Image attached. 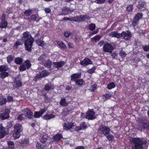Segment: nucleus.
I'll return each mask as SVG.
<instances>
[{
  "mask_svg": "<svg viewBox=\"0 0 149 149\" xmlns=\"http://www.w3.org/2000/svg\"><path fill=\"white\" fill-rule=\"evenodd\" d=\"M76 85L79 86L84 85V81L81 79H78L75 81Z\"/></svg>",
  "mask_w": 149,
  "mask_h": 149,
  "instance_id": "nucleus-36",
  "label": "nucleus"
},
{
  "mask_svg": "<svg viewBox=\"0 0 149 149\" xmlns=\"http://www.w3.org/2000/svg\"><path fill=\"white\" fill-rule=\"evenodd\" d=\"M46 109H42L40 111H36L34 114V117L36 118H39L46 112Z\"/></svg>",
  "mask_w": 149,
  "mask_h": 149,
  "instance_id": "nucleus-13",
  "label": "nucleus"
},
{
  "mask_svg": "<svg viewBox=\"0 0 149 149\" xmlns=\"http://www.w3.org/2000/svg\"><path fill=\"white\" fill-rule=\"evenodd\" d=\"M130 141L134 145L132 146V149H143L142 145L146 143V141H143L141 139L138 138H132L130 139Z\"/></svg>",
  "mask_w": 149,
  "mask_h": 149,
  "instance_id": "nucleus-1",
  "label": "nucleus"
},
{
  "mask_svg": "<svg viewBox=\"0 0 149 149\" xmlns=\"http://www.w3.org/2000/svg\"><path fill=\"white\" fill-rule=\"evenodd\" d=\"M80 126H81L82 130H84V129H86L87 128V126L86 124L85 123H82L80 125Z\"/></svg>",
  "mask_w": 149,
  "mask_h": 149,
  "instance_id": "nucleus-54",
  "label": "nucleus"
},
{
  "mask_svg": "<svg viewBox=\"0 0 149 149\" xmlns=\"http://www.w3.org/2000/svg\"><path fill=\"white\" fill-rule=\"evenodd\" d=\"M8 69V67L7 65H3L0 66V72L3 71L5 72Z\"/></svg>",
  "mask_w": 149,
  "mask_h": 149,
  "instance_id": "nucleus-34",
  "label": "nucleus"
},
{
  "mask_svg": "<svg viewBox=\"0 0 149 149\" xmlns=\"http://www.w3.org/2000/svg\"><path fill=\"white\" fill-rule=\"evenodd\" d=\"M138 3V4L137 6V7L138 8L141 9L144 7V5L145 4L144 2L143 1L141 0H140L139 1Z\"/></svg>",
  "mask_w": 149,
  "mask_h": 149,
  "instance_id": "nucleus-33",
  "label": "nucleus"
},
{
  "mask_svg": "<svg viewBox=\"0 0 149 149\" xmlns=\"http://www.w3.org/2000/svg\"><path fill=\"white\" fill-rule=\"evenodd\" d=\"M31 66V64L30 61L29 60H27L20 65L19 69L20 71H23L25 70L26 68L28 69H29Z\"/></svg>",
  "mask_w": 149,
  "mask_h": 149,
  "instance_id": "nucleus-7",
  "label": "nucleus"
},
{
  "mask_svg": "<svg viewBox=\"0 0 149 149\" xmlns=\"http://www.w3.org/2000/svg\"><path fill=\"white\" fill-rule=\"evenodd\" d=\"M101 37L99 35H96L92 38V39L95 40H99L100 39Z\"/></svg>",
  "mask_w": 149,
  "mask_h": 149,
  "instance_id": "nucleus-56",
  "label": "nucleus"
},
{
  "mask_svg": "<svg viewBox=\"0 0 149 149\" xmlns=\"http://www.w3.org/2000/svg\"><path fill=\"white\" fill-rule=\"evenodd\" d=\"M89 17L87 15H81L79 17H76L73 18L65 17L63 18V19L65 21L69 20L75 22H80L84 21L86 19H89Z\"/></svg>",
  "mask_w": 149,
  "mask_h": 149,
  "instance_id": "nucleus-3",
  "label": "nucleus"
},
{
  "mask_svg": "<svg viewBox=\"0 0 149 149\" xmlns=\"http://www.w3.org/2000/svg\"><path fill=\"white\" fill-rule=\"evenodd\" d=\"M110 130V129L108 127L102 126L98 128V132L99 133L105 135L109 133Z\"/></svg>",
  "mask_w": 149,
  "mask_h": 149,
  "instance_id": "nucleus-4",
  "label": "nucleus"
},
{
  "mask_svg": "<svg viewBox=\"0 0 149 149\" xmlns=\"http://www.w3.org/2000/svg\"><path fill=\"white\" fill-rule=\"evenodd\" d=\"M54 88L53 86L51 83H48L46 85L45 87V89L46 91H49Z\"/></svg>",
  "mask_w": 149,
  "mask_h": 149,
  "instance_id": "nucleus-30",
  "label": "nucleus"
},
{
  "mask_svg": "<svg viewBox=\"0 0 149 149\" xmlns=\"http://www.w3.org/2000/svg\"><path fill=\"white\" fill-rule=\"evenodd\" d=\"M74 126L73 123L71 122H67L63 124V129L65 130H69L71 129Z\"/></svg>",
  "mask_w": 149,
  "mask_h": 149,
  "instance_id": "nucleus-14",
  "label": "nucleus"
},
{
  "mask_svg": "<svg viewBox=\"0 0 149 149\" xmlns=\"http://www.w3.org/2000/svg\"><path fill=\"white\" fill-rule=\"evenodd\" d=\"M55 117V116L52 114H46L43 116V118L44 119L48 120L52 118H54Z\"/></svg>",
  "mask_w": 149,
  "mask_h": 149,
  "instance_id": "nucleus-27",
  "label": "nucleus"
},
{
  "mask_svg": "<svg viewBox=\"0 0 149 149\" xmlns=\"http://www.w3.org/2000/svg\"><path fill=\"white\" fill-rule=\"evenodd\" d=\"M33 42V38L27 39L25 41L24 44L25 48L27 50L29 51H30L31 50V48Z\"/></svg>",
  "mask_w": 149,
  "mask_h": 149,
  "instance_id": "nucleus-5",
  "label": "nucleus"
},
{
  "mask_svg": "<svg viewBox=\"0 0 149 149\" xmlns=\"http://www.w3.org/2000/svg\"><path fill=\"white\" fill-rule=\"evenodd\" d=\"M19 143L21 144V145L23 146H26L29 143V141L27 139H24L21 142H19Z\"/></svg>",
  "mask_w": 149,
  "mask_h": 149,
  "instance_id": "nucleus-40",
  "label": "nucleus"
},
{
  "mask_svg": "<svg viewBox=\"0 0 149 149\" xmlns=\"http://www.w3.org/2000/svg\"><path fill=\"white\" fill-rule=\"evenodd\" d=\"M116 31H113L109 33V36L111 37H115L119 38L121 37V34Z\"/></svg>",
  "mask_w": 149,
  "mask_h": 149,
  "instance_id": "nucleus-21",
  "label": "nucleus"
},
{
  "mask_svg": "<svg viewBox=\"0 0 149 149\" xmlns=\"http://www.w3.org/2000/svg\"><path fill=\"white\" fill-rule=\"evenodd\" d=\"M46 56L45 54L41 55L38 58V60L39 61H43L44 59L45 58Z\"/></svg>",
  "mask_w": 149,
  "mask_h": 149,
  "instance_id": "nucleus-47",
  "label": "nucleus"
},
{
  "mask_svg": "<svg viewBox=\"0 0 149 149\" xmlns=\"http://www.w3.org/2000/svg\"><path fill=\"white\" fill-rule=\"evenodd\" d=\"M32 12V11L31 10H27L25 11L24 12V14L25 16H29Z\"/></svg>",
  "mask_w": 149,
  "mask_h": 149,
  "instance_id": "nucleus-49",
  "label": "nucleus"
},
{
  "mask_svg": "<svg viewBox=\"0 0 149 149\" xmlns=\"http://www.w3.org/2000/svg\"><path fill=\"white\" fill-rule=\"evenodd\" d=\"M48 74V72L46 70H43L42 72L39 73L36 76V78H40L45 77Z\"/></svg>",
  "mask_w": 149,
  "mask_h": 149,
  "instance_id": "nucleus-17",
  "label": "nucleus"
},
{
  "mask_svg": "<svg viewBox=\"0 0 149 149\" xmlns=\"http://www.w3.org/2000/svg\"><path fill=\"white\" fill-rule=\"evenodd\" d=\"M107 139L111 141H114V137L113 135L111 134H109L107 136Z\"/></svg>",
  "mask_w": 149,
  "mask_h": 149,
  "instance_id": "nucleus-46",
  "label": "nucleus"
},
{
  "mask_svg": "<svg viewBox=\"0 0 149 149\" xmlns=\"http://www.w3.org/2000/svg\"><path fill=\"white\" fill-rule=\"evenodd\" d=\"M143 49L144 51H149V44L148 46H145L143 47Z\"/></svg>",
  "mask_w": 149,
  "mask_h": 149,
  "instance_id": "nucleus-63",
  "label": "nucleus"
},
{
  "mask_svg": "<svg viewBox=\"0 0 149 149\" xmlns=\"http://www.w3.org/2000/svg\"><path fill=\"white\" fill-rule=\"evenodd\" d=\"M63 138L61 134H57L53 137V140L54 141L57 142Z\"/></svg>",
  "mask_w": 149,
  "mask_h": 149,
  "instance_id": "nucleus-26",
  "label": "nucleus"
},
{
  "mask_svg": "<svg viewBox=\"0 0 149 149\" xmlns=\"http://www.w3.org/2000/svg\"><path fill=\"white\" fill-rule=\"evenodd\" d=\"M92 61L87 58H85L80 63V64L83 66H86L88 65L92 64Z\"/></svg>",
  "mask_w": 149,
  "mask_h": 149,
  "instance_id": "nucleus-12",
  "label": "nucleus"
},
{
  "mask_svg": "<svg viewBox=\"0 0 149 149\" xmlns=\"http://www.w3.org/2000/svg\"><path fill=\"white\" fill-rule=\"evenodd\" d=\"M142 15L141 13H138L136 15L134 19L132 22V24L133 26H135L136 25L138 21L142 17Z\"/></svg>",
  "mask_w": 149,
  "mask_h": 149,
  "instance_id": "nucleus-15",
  "label": "nucleus"
},
{
  "mask_svg": "<svg viewBox=\"0 0 149 149\" xmlns=\"http://www.w3.org/2000/svg\"><path fill=\"white\" fill-rule=\"evenodd\" d=\"M14 133L13 137L15 139L19 138L21 136V132L23 131V128L21 124L17 123L14 126Z\"/></svg>",
  "mask_w": 149,
  "mask_h": 149,
  "instance_id": "nucleus-2",
  "label": "nucleus"
},
{
  "mask_svg": "<svg viewBox=\"0 0 149 149\" xmlns=\"http://www.w3.org/2000/svg\"><path fill=\"white\" fill-rule=\"evenodd\" d=\"M81 75L79 74H72L71 77V80L74 81H76L77 79L80 78Z\"/></svg>",
  "mask_w": 149,
  "mask_h": 149,
  "instance_id": "nucleus-28",
  "label": "nucleus"
},
{
  "mask_svg": "<svg viewBox=\"0 0 149 149\" xmlns=\"http://www.w3.org/2000/svg\"><path fill=\"white\" fill-rule=\"evenodd\" d=\"M104 43V42L102 41H100L98 43V45H99L100 47L102 46Z\"/></svg>",
  "mask_w": 149,
  "mask_h": 149,
  "instance_id": "nucleus-64",
  "label": "nucleus"
},
{
  "mask_svg": "<svg viewBox=\"0 0 149 149\" xmlns=\"http://www.w3.org/2000/svg\"><path fill=\"white\" fill-rule=\"evenodd\" d=\"M7 143L8 145V149H13L15 147L14 143L12 141H9Z\"/></svg>",
  "mask_w": 149,
  "mask_h": 149,
  "instance_id": "nucleus-35",
  "label": "nucleus"
},
{
  "mask_svg": "<svg viewBox=\"0 0 149 149\" xmlns=\"http://www.w3.org/2000/svg\"><path fill=\"white\" fill-rule=\"evenodd\" d=\"M9 110L6 109L3 113L0 114V118L3 120L7 119L9 117Z\"/></svg>",
  "mask_w": 149,
  "mask_h": 149,
  "instance_id": "nucleus-11",
  "label": "nucleus"
},
{
  "mask_svg": "<svg viewBox=\"0 0 149 149\" xmlns=\"http://www.w3.org/2000/svg\"><path fill=\"white\" fill-rule=\"evenodd\" d=\"M139 124V127L138 128V129L139 130H141L142 128H145L148 127L149 128V123H145L142 119L140 120Z\"/></svg>",
  "mask_w": 149,
  "mask_h": 149,
  "instance_id": "nucleus-10",
  "label": "nucleus"
},
{
  "mask_svg": "<svg viewBox=\"0 0 149 149\" xmlns=\"http://www.w3.org/2000/svg\"><path fill=\"white\" fill-rule=\"evenodd\" d=\"M103 50L105 52L111 53L114 49L113 47L109 43H106L104 44L103 47Z\"/></svg>",
  "mask_w": 149,
  "mask_h": 149,
  "instance_id": "nucleus-6",
  "label": "nucleus"
},
{
  "mask_svg": "<svg viewBox=\"0 0 149 149\" xmlns=\"http://www.w3.org/2000/svg\"><path fill=\"white\" fill-rule=\"evenodd\" d=\"M95 25L93 24H91L89 26V28L91 31H93L95 29Z\"/></svg>",
  "mask_w": 149,
  "mask_h": 149,
  "instance_id": "nucleus-52",
  "label": "nucleus"
},
{
  "mask_svg": "<svg viewBox=\"0 0 149 149\" xmlns=\"http://www.w3.org/2000/svg\"><path fill=\"white\" fill-rule=\"evenodd\" d=\"M22 83L20 81L18 80L17 79H15V81L13 83L14 87L15 88H19L22 86Z\"/></svg>",
  "mask_w": 149,
  "mask_h": 149,
  "instance_id": "nucleus-24",
  "label": "nucleus"
},
{
  "mask_svg": "<svg viewBox=\"0 0 149 149\" xmlns=\"http://www.w3.org/2000/svg\"><path fill=\"white\" fill-rule=\"evenodd\" d=\"M70 33L69 31H67L65 32L64 33V36L66 37H68L70 35Z\"/></svg>",
  "mask_w": 149,
  "mask_h": 149,
  "instance_id": "nucleus-59",
  "label": "nucleus"
},
{
  "mask_svg": "<svg viewBox=\"0 0 149 149\" xmlns=\"http://www.w3.org/2000/svg\"><path fill=\"white\" fill-rule=\"evenodd\" d=\"M120 34H121V37H122L125 39L126 40L128 39L131 36V34L129 31H127V32H123Z\"/></svg>",
  "mask_w": 149,
  "mask_h": 149,
  "instance_id": "nucleus-16",
  "label": "nucleus"
},
{
  "mask_svg": "<svg viewBox=\"0 0 149 149\" xmlns=\"http://www.w3.org/2000/svg\"><path fill=\"white\" fill-rule=\"evenodd\" d=\"M88 86L89 87H90V88L89 89L90 91L93 92L96 89L97 85L95 84H92L91 86L90 85H88Z\"/></svg>",
  "mask_w": 149,
  "mask_h": 149,
  "instance_id": "nucleus-32",
  "label": "nucleus"
},
{
  "mask_svg": "<svg viewBox=\"0 0 149 149\" xmlns=\"http://www.w3.org/2000/svg\"><path fill=\"white\" fill-rule=\"evenodd\" d=\"M119 54L122 58L124 57L126 55V53L123 51H121L120 52Z\"/></svg>",
  "mask_w": 149,
  "mask_h": 149,
  "instance_id": "nucleus-53",
  "label": "nucleus"
},
{
  "mask_svg": "<svg viewBox=\"0 0 149 149\" xmlns=\"http://www.w3.org/2000/svg\"><path fill=\"white\" fill-rule=\"evenodd\" d=\"M56 43L57 45L61 48L65 49H66V47L65 44L61 41H56Z\"/></svg>",
  "mask_w": 149,
  "mask_h": 149,
  "instance_id": "nucleus-29",
  "label": "nucleus"
},
{
  "mask_svg": "<svg viewBox=\"0 0 149 149\" xmlns=\"http://www.w3.org/2000/svg\"><path fill=\"white\" fill-rule=\"evenodd\" d=\"M40 138V142L42 143H45L47 140L48 136L45 134H41Z\"/></svg>",
  "mask_w": 149,
  "mask_h": 149,
  "instance_id": "nucleus-19",
  "label": "nucleus"
},
{
  "mask_svg": "<svg viewBox=\"0 0 149 149\" xmlns=\"http://www.w3.org/2000/svg\"><path fill=\"white\" fill-rule=\"evenodd\" d=\"M7 25V23L6 21H2L0 24V26L2 28H5Z\"/></svg>",
  "mask_w": 149,
  "mask_h": 149,
  "instance_id": "nucleus-44",
  "label": "nucleus"
},
{
  "mask_svg": "<svg viewBox=\"0 0 149 149\" xmlns=\"http://www.w3.org/2000/svg\"><path fill=\"white\" fill-rule=\"evenodd\" d=\"M87 113L86 118L88 119L92 120L96 118L95 111L93 109H89Z\"/></svg>",
  "mask_w": 149,
  "mask_h": 149,
  "instance_id": "nucleus-8",
  "label": "nucleus"
},
{
  "mask_svg": "<svg viewBox=\"0 0 149 149\" xmlns=\"http://www.w3.org/2000/svg\"><path fill=\"white\" fill-rule=\"evenodd\" d=\"M114 95V94L113 92L108 93L102 96V97L103 99V101H104L110 98L111 97L113 96Z\"/></svg>",
  "mask_w": 149,
  "mask_h": 149,
  "instance_id": "nucleus-23",
  "label": "nucleus"
},
{
  "mask_svg": "<svg viewBox=\"0 0 149 149\" xmlns=\"http://www.w3.org/2000/svg\"><path fill=\"white\" fill-rule=\"evenodd\" d=\"M36 42L39 46H40L42 47H45L46 45V43L45 42L42 40L40 39L37 40L36 41Z\"/></svg>",
  "mask_w": 149,
  "mask_h": 149,
  "instance_id": "nucleus-22",
  "label": "nucleus"
},
{
  "mask_svg": "<svg viewBox=\"0 0 149 149\" xmlns=\"http://www.w3.org/2000/svg\"><path fill=\"white\" fill-rule=\"evenodd\" d=\"M95 69V68L93 67L91 69L88 70V72L89 73L92 74L94 72Z\"/></svg>",
  "mask_w": 149,
  "mask_h": 149,
  "instance_id": "nucleus-55",
  "label": "nucleus"
},
{
  "mask_svg": "<svg viewBox=\"0 0 149 149\" xmlns=\"http://www.w3.org/2000/svg\"><path fill=\"white\" fill-rule=\"evenodd\" d=\"M7 61L8 63H10L13 60L12 55H9L7 57Z\"/></svg>",
  "mask_w": 149,
  "mask_h": 149,
  "instance_id": "nucleus-51",
  "label": "nucleus"
},
{
  "mask_svg": "<svg viewBox=\"0 0 149 149\" xmlns=\"http://www.w3.org/2000/svg\"><path fill=\"white\" fill-rule=\"evenodd\" d=\"M115 84L113 82L109 83L107 86V88L109 90L111 89L114 88L115 87Z\"/></svg>",
  "mask_w": 149,
  "mask_h": 149,
  "instance_id": "nucleus-38",
  "label": "nucleus"
},
{
  "mask_svg": "<svg viewBox=\"0 0 149 149\" xmlns=\"http://www.w3.org/2000/svg\"><path fill=\"white\" fill-rule=\"evenodd\" d=\"M47 13H49L51 12V10L49 8H46L44 10Z\"/></svg>",
  "mask_w": 149,
  "mask_h": 149,
  "instance_id": "nucleus-60",
  "label": "nucleus"
},
{
  "mask_svg": "<svg viewBox=\"0 0 149 149\" xmlns=\"http://www.w3.org/2000/svg\"><path fill=\"white\" fill-rule=\"evenodd\" d=\"M105 0H95V2L97 3H102L104 2Z\"/></svg>",
  "mask_w": 149,
  "mask_h": 149,
  "instance_id": "nucleus-57",
  "label": "nucleus"
},
{
  "mask_svg": "<svg viewBox=\"0 0 149 149\" xmlns=\"http://www.w3.org/2000/svg\"><path fill=\"white\" fill-rule=\"evenodd\" d=\"M6 97H3L2 95L0 94V105H2L6 103Z\"/></svg>",
  "mask_w": 149,
  "mask_h": 149,
  "instance_id": "nucleus-31",
  "label": "nucleus"
},
{
  "mask_svg": "<svg viewBox=\"0 0 149 149\" xmlns=\"http://www.w3.org/2000/svg\"><path fill=\"white\" fill-rule=\"evenodd\" d=\"M31 19L33 20H35L36 18H37V16L36 15H33L31 16Z\"/></svg>",
  "mask_w": 149,
  "mask_h": 149,
  "instance_id": "nucleus-62",
  "label": "nucleus"
},
{
  "mask_svg": "<svg viewBox=\"0 0 149 149\" xmlns=\"http://www.w3.org/2000/svg\"><path fill=\"white\" fill-rule=\"evenodd\" d=\"M25 115L23 114H21L19 115L17 117V119L21 121L24 118Z\"/></svg>",
  "mask_w": 149,
  "mask_h": 149,
  "instance_id": "nucleus-50",
  "label": "nucleus"
},
{
  "mask_svg": "<svg viewBox=\"0 0 149 149\" xmlns=\"http://www.w3.org/2000/svg\"><path fill=\"white\" fill-rule=\"evenodd\" d=\"M36 148L37 149H43V148L41 146L40 143H37L36 145Z\"/></svg>",
  "mask_w": 149,
  "mask_h": 149,
  "instance_id": "nucleus-58",
  "label": "nucleus"
},
{
  "mask_svg": "<svg viewBox=\"0 0 149 149\" xmlns=\"http://www.w3.org/2000/svg\"><path fill=\"white\" fill-rule=\"evenodd\" d=\"M9 133L8 129L4 127L2 125L0 126V138H1Z\"/></svg>",
  "mask_w": 149,
  "mask_h": 149,
  "instance_id": "nucleus-9",
  "label": "nucleus"
},
{
  "mask_svg": "<svg viewBox=\"0 0 149 149\" xmlns=\"http://www.w3.org/2000/svg\"><path fill=\"white\" fill-rule=\"evenodd\" d=\"M33 38L30 35L29 32H25L23 34V36L22 37V40L25 41L26 40Z\"/></svg>",
  "mask_w": 149,
  "mask_h": 149,
  "instance_id": "nucleus-25",
  "label": "nucleus"
},
{
  "mask_svg": "<svg viewBox=\"0 0 149 149\" xmlns=\"http://www.w3.org/2000/svg\"><path fill=\"white\" fill-rule=\"evenodd\" d=\"M22 61V58L20 57L16 58L15 59V63L17 64H20Z\"/></svg>",
  "mask_w": 149,
  "mask_h": 149,
  "instance_id": "nucleus-39",
  "label": "nucleus"
},
{
  "mask_svg": "<svg viewBox=\"0 0 149 149\" xmlns=\"http://www.w3.org/2000/svg\"><path fill=\"white\" fill-rule=\"evenodd\" d=\"M70 108H65L62 113V115L63 116H66L70 112Z\"/></svg>",
  "mask_w": 149,
  "mask_h": 149,
  "instance_id": "nucleus-37",
  "label": "nucleus"
},
{
  "mask_svg": "<svg viewBox=\"0 0 149 149\" xmlns=\"http://www.w3.org/2000/svg\"><path fill=\"white\" fill-rule=\"evenodd\" d=\"M65 98H62L60 102V104L62 106H66L68 105V103L65 101Z\"/></svg>",
  "mask_w": 149,
  "mask_h": 149,
  "instance_id": "nucleus-41",
  "label": "nucleus"
},
{
  "mask_svg": "<svg viewBox=\"0 0 149 149\" xmlns=\"http://www.w3.org/2000/svg\"><path fill=\"white\" fill-rule=\"evenodd\" d=\"M8 74V73L6 72H2L0 74L1 77L2 79H4L7 77Z\"/></svg>",
  "mask_w": 149,
  "mask_h": 149,
  "instance_id": "nucleus-45",
  "label": "nucleus"
},
{
  "mask_svg": "<svg viewBox=\"0 0 149 149\" xmlns=\"http://www.w3.org/2000/svg\"><path fill=\"white\" fill-rule=\"evenodd\" d=\"M7 100L8 102H11L13 100V98L10 96H8L7 97Z\"/></svg>",
  "mask_w": 149,
  "mask_h": 149,
  "instance_id": "nucleus-61",
  "label": "nucleus"
},
{
  "mask_svg": "<svg viewBox=\"0 0 149 149\" xmlns=\"http://www.w3.org/2000/svg\"><path fill=\"white\" fill-rule=\"evenodd\" d=\"M44 64L45 66L49 68L52 64V62L49 60H48L46 62L44 63Z\"/></svg>",
  "mask_w": 149,
  "mask_h": 149,
  "instance_id": "nucleus-42",
  "label": "nucleus"
},
{
  "mask_svg": "<svg viewBox=\"0 0 149 149\" xmlns=\"http://www.w3.org/2000/svg\"><path fill=\"white\" fill-rule=\"evenodd\" d=\"M23 42L21 40H17L15 44L14 45V47L16 49L17 48V46L18 45L22 44Z\"/></svg>",
  "mask_w": 149,
  "mask_h": 149,
  "instance_id": "nucleus-43",
  "label": "nucleus"
},
{
  "mask_svg": "<svg viewBox=\"0 0 149 149\" xmlns=\"http://www.w3.org/2000/svg\"><path fill=\"white\" fill-rule=\"evenodd\" d=\"M65 63V62L62 61L59 62H54L53 64V65L54 67L57 68V69H59L64 65Z\"/></svg>",
  "mask_w": 149,
  "mask_h": 149,
  "instance_id": "nucleus-18",
  "label": "nucleus"
},
{
  "mask_svg": "<svg viewBox=\"0 0 149 149\" xmlns=\"http://www.w3.org/2000/svg\"><path fill=\"white\" fill-rule=\"evenodd\" d=\"M127 10L129 12H132L133 9V5H128L127 7Z\"/></svg>",
  "mask_w": 149,
  "mask_h": 149,
  "instance_id": "nucleus-48",
  "label": "nucleus"
},
{
  "mask_svg": "<svg viewBox=\"0 0 149 149\" xmlns=\"http://www.w3.org/2000/svg\"><path fill=\"white\" fill-rule=\"evenodd\" d=\"M23 111L26 113V116L28 118H32L33 113L32 111L29 110L26 108L24 109Z\"/></svg>",
  "mask_w": 149,
  "mask_h": 149,
  "instance_id": "nucleus-20",
  "label": "nucleus"
}]
</instances>
